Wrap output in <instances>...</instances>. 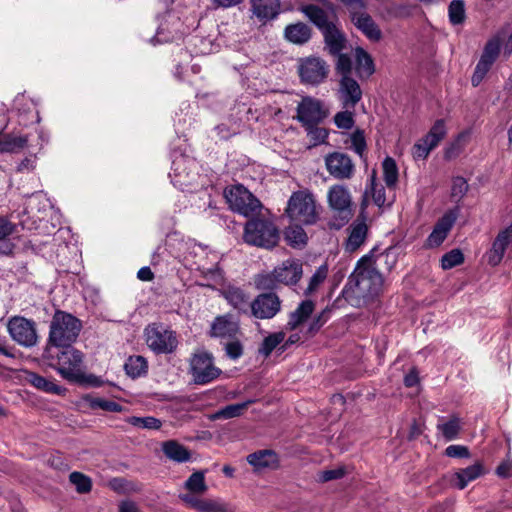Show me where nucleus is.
I'll list each match as a JSON object with an SVG mask.
<instances>
[{"mask_svg": "<svg viewBox=\"0 0 512 512\" xmlns=\"http://www.w3.org/2000/svg\"><path fill=\"white\" fill-rule=\"evenodd\" d=\"M495 239L500 240V243L507 248L512 243V223L501 230Z\"/></svg>", "mask_w": 512, "mask_h": 512, "instance_id": "0e129e2a", "label": "nucleus"}, {"mask_svg": "<svg viewBox=\"0 0 512 512\" xmlns=\"http://www.w3.org/2000/svg\"><path fill=\"white\" fill-rule=\"evenodd\" d=\"M252 13L260 21L274 19L279 14V0H251Z\"/></svg>", "mask_w": 512, "mask_h": 512, "instance_id": "a878e982", "label": "nucleus"}, {"mask_svg": "<svg viewBox=\"0 0 512 512\" xmlns=\"http://www.w3.org/2000/svg\"><path fill=\"white\" fill-rule=\"evenodd\" d=\"M390 192L391 190H389V194L386 193L384 186L377 181L376 173L373 171L370 177V184L367 185L363 194L360 206V217L367 218L366 208L369 205L370 199L380 210L390 207L395 198L394 194L390 195Z\"/></svg>", "mask_w": 512, "mask_h": 512, "instance_id": "f8f14e48", "label": "nucleus"}, {"mask_svg": "<svg viewBox=\"0 0 512 512\" xmlns=\"http://www.w3.org/2000/svg\"><path fill=\"white\" fill-rule=\"evenodd\" d=\"M182 24L178 17L173 14H167L164 22L159 25L153 40L157 43H165L178 40L184 32L181 30Z\"/></svg>", "mask_w": 512, "mask_h": 512, "instance_id": "6ab92c4d", "label": "nucleus"}, {"mask_svg": "<svg viewBox=\"0 0 512 512\" xmlns=\"http://www.w3.org/2000/svg\"><path fill=\"white\" fill-rule=\"evenodd\" d=\"M356 71L360 78L370 77L374 71V63L371 56L362 48L355 49Z\"/></svg>", "mask_w": 512, "mask_h": 512, "instance_id": "72a5a7b5", "label": "nucleus"}, {"mask_svg": "<svg viewBox=\"0 0 512 512\" xmlns=\"http://www.w3.org/2000/svg\"><path fill=\"white\" fill-rule=\"evenodd\" d=\"M446 134V124L444 120H438L431 127L430 131L419 139L412 148V155L417 159H425L429 153L437 147L439 142Z\"/></svg>", "mask_w": 512, "mask_h": 512, "instance_id": "dca6fc26", "label": "nucleus"}, {"mask_svg": "<svg viewBox=\"0 0 512 512\" xmlns=\"http://www.w3.org/2000/svg\"><path fill=\"white\" fill-rule=\"evenodd\" d=\"M279 238V230L269 218L253 217L245 224L243 239L249 245L270 249Z\"/></svg>", "mask_w": 512, "mask_h": 512, "instance_id": "39448f33", "label": "nucleus"}, {"mask_svg": "<svg viewBox=\"0 0 512 512\" xmlns=\"http://www.w3.org/2000/svg\"><path fill=\"white\" fill-rule=\"evenodd\" d=\"M346 5L352 23L369 40L379 41L382 33L372 17L366 12L365 3L362 0H342Z\"/></svg>", "mask_w": 512, "mask_h": 512, "instance_id": "6e6552de", "label": "nucleus"}, {"mask_svg": "<svg viewBox=\"0 0 512 512\" xmlns=\"http://www.w3.org/2000/svg\"><path fill=\"white\" fill-rule=\"evenodd\" d=\"M364 217L358 216L348 228V237L344 243L346 252L353 253L357 251L366 241L368 226Z\"/></svg>", "mask_w": 512, "mask_h": 512, "instance_id": "aec40b11", "label": "nucleus"}, {"mask_svg": "<svg viewBox=\"0 0 512 512\" xmlns=\"http://www.w3.org/2000/svg\"><path fill=\"white\" fill-rule=\"evenodd\" d=\"M329 115V109L319 99L306 96L297 106V120L303 126L318 125Z\"/></svg>", "mask_w": 512, "mask_h": 512, "instance_id": "4468645a", "label": "nucleus"}, {"mask_svg": "<svg viewBox=\"0 0 512 512\" xmlns=\"http://www.w3.org/2000/svg\"><path fill=\"white\" fill-rule=\"evenodd\" d=\"M190 373L196 384L205 385L218 378L221 370L214 365L213 355L201 350L190 360Z\"/></svg>", "mask_w": 512, "mask_h": 512, "instance_id": "1a4fd4ad", "label": "nucleus"}, {"mask_svg": "<svg viewBox=\"0 0 512 512\" xmlns=\"http://www.w3.org/2000/svg\"><path fill=\"white\" fill-rule=\"evenodd\" d=\"M445 454L452 458H466L469 457V450L463 445H450L446 448Z\"/></svg>", "mask_w": 512, "mask_h": 512, "instance_id": "e2e57ef3", "label": "nucleus"}, {"mask_svg": "<svg viewBox=\"0 0 512 512\" xmlns=\"http://www.w3.org/2000/svg\"><path fill=\"white\" fill-rule=\"evenodd\" d=\"M464 256L459 249H453L448 253L444 254L441 258V267L444 270L451 269L455 266L462 264Z\"/></svg>", "mask_w": 512, "mask_h": 512, "instance_id": "3c124183", "label": "nucleus"}, {"mask_svg": "<svg viewBox=\"0 0 512 512\" xmlns=\"http://www.w3.org/2000/svg\"><path fill=\"white\" fill-rule=\"evenodd\" d=\"M329 310H323L318 316H316L309 325L308 335L313 336L315 333L319 331V329L326 323L328 320Z\"/></svg>", "mask_w": 512, "mask_h": 512, "instance_id": "052dcab7", "label": "nucleus"}, {"mask_svg": "<svg viewBox=\"0 0 512 512\" xmlns=\"http://www.w3.org/2000/svg\"><path fill=\"white\" fill-rule=\"evenodd\" d=\"M329 65L320 57L308 56L298 61V74L302 83L316 86L326 80Z\"/></svg>", "mask_w": 512, "mask_h": 512, "instance_id": "9d476101", "label": "nucleus"}, {"mask_svg": "<svg viewBox=\"0 0 512 512\" xmlns=\"http://www.w3.org/2000/svg\"><path fill=\"white\" fill-rule=\"evenodd\" d=\"M83 400L93 410L101 409L109 412H121L123 410V407L119 403L104 398L86 395L83 397Z\"/></svg>", "mask_w": 512, "mask_h": 512, "instance_id": "e433bc0d", "label": "nucleus"}, {"mask_svg": "<svg viewBox=\"0 0 512 512\" xmlns=\"http://www.w3.org/2000/svg\"><path fill=\"white\" fill-rule=\"evenodd\" d=\"M309 142L313 146L324 143L328 137V131L325 128L318 127L317 125L305 126Z\"/></svg>", "mask_w": 512, "mask_h": 512, "instance_id": "8fccbe9b", "label": "nucleus"}, {"mask_svg": "<svg viewBox=\"0 0 512 512\" xmlns=\"http://www.w3.org/2000/svg\"><path fill=\"white\" fill-rule=\"evenodd\" d=\"M495 239L500 240V243L507 248L512 243V223L501 230Z\"/></svg>", "mask_w": 512, "mask_h": 512, "instance_id": "774afa93", "label": "nucleus"}, {"mask_svg": "<svg viewBox=\"0 0 512 512\" xmlns=\"http://www.w3.org/2000/svg\"><path fill=\"white\" fill-rule=\"evenodd\" d=\"M349 147L356 153L358 157H365L367 144L364 132L362 130H356L350 135Z\"/></svg>", "mask_w": 512, "mask_h": 512, "instance_id": "79ce46f5", "label": "nucleus"}, {"mask_svg": "<svg viewBox=\"0 0 512 512\" xmlns=\"http://www.w3.org/2000/svg\"><path fill=\"white\" fill-rule=\"evenodd\" d=\"M437 429L447 441H451L457 438L461 429L460 419L453 416L446 422L438 423Z\"/></svg>", "mask_w": 512, "mask_h": 512, "instance_id": "a19ab883", "label": "nucleus"}, {"mask_svg": "<svg viewBox=\"0 0 512 512\" xmlns=\"http://www.w3.org/2000/svg\"><path fill=\"white\" fill-rule=\"evenodd\" d=\"M337 62H336V71L341 74V77L350 76L352 72V62L351 59L346 54H336Z\"/></svg>", "mask_w": 512, "mask_h": 512, "instance_id": "13d9d810", "label": "nucleus"}, {"mask_svg": "<svg viewBox=\"0 0 512 512\" xmlns=\"http://www.w3.org/2000/svg\"><path fill=\"white\" fill-rule=\"evenodd\" d=\"M311 36V28L303 22L289 24L284 30L285 39L296 45L307 43L311 39Z\"/></svg>", "mask_w": 512, "mask_h": 512, "instance_id": "cd10ccee", "label": "nucleus"}, {"mask_svg": "<svg viewBox=\"0 0 512 512\" xmlns=\"http://www.w3.org/2000/svg\"><path fill=\"white\" fill-rule=\"evenodd\" d=\"M383 278L374 266L372 256L365 255L357 262L343 289L345 299L361 306L375 299L382 291Z\"/></svg>", "mask_w": 512, "mask_h": 512, "instance_id": "f257e3e1", "label": "nucleus"}, {"mask_svg": "<svg viewBox=\"0 0 512 512\" xmlns=\"http://www.w3.org/2000/svg\"><path fill=\"white\" fill-rule=\"evenodd\" d=\"M334 123L339 129L349 130L354 125V114L351 111H341L334 116Z\"/></svg>", "mask_w": 512, "mask_h": 512, "instance_id": "6e6d98bb", "label": "nucleus"}, {"mask_svg": "<svg viewBox=\"0 0 512 512\" xmlns=\"http://www.w3.org/2000/svg\"><path fill=\"white\" fill-rule=\"evenodd\" d=\"M255 284L258 289L273 290L280 283L278 281L275 269L271 273L259 274L255 278Z\"/></svg>", "mask_w": 512, "mask_h": 512, "instance_id": "de8ad7c7", "label": "nucleus"}, {"mask_svg": "<svg viewBox=\"0 0 512 512\" xmlns=\"http://www.w3.org/2000/svg\"><path fill=\"white\" fill-rule=\"evenodd\" d=\"M449 20L453 25H459L465 20V5L462 0H453L448 7Z\"/></svg>", "mask_w": 512, "mask_h": 512, "instance_id": "a18cd8bd", "label": "nucleus"}, {"mask_svg": "<svg viewBox=\"0 0 512 512\" xmlns=\"http://www.w3.org/2000/svg\"><path fill=\"white\" fill-rule=\"evenodd\" d=\"M321 206L309 189L293 192L285 208V216L293 224L313 225L319 219Z\"/></svg>", "mask_w": 512, "mask_h": 512, "instance_id": "f03ea898", "label": "nucleus"}, {"mask_svg": "<svg viewBox=\"0 0 512 512\" xmlns=\"http://www.w3.org/2000/svg\"><path fill=\"white\" fill-rule=\"evenodd\" d=\"M229 208L245 217H252L262 209L261 202L243 185H231L224 190Z\"/></svg>", "mask_w": 512, "mask_h": 512, "instance_id": "0eeeda50", "label": "nucleus"}, {"mask_svg": "<svg viewBox=\"0 0 512 512\" xmlns=\"http://www.w3.org/2000/svg\"><path fill=\"white\" fill-rule=\"evenodd\" d=\"M485 469L481 462H475L473 465L454 472L451 482L459 490H463L467 485L484 475Z\"/></svg>", "mask_w": 512, "mask_h": 512, "instance_id": "b1692460", "label": "nucleus"}, {"mask_svg": "<svg viewBox=\"0 0 512 512\" xmlns=\"http://www.w3.org/2000/svg\"><path fill=\"white\" fill-rule=\"evenodd\" d=\"M11 338L19 345L32 347L37 343V334L33 321L24 317L14 316L7 324Z\"/></svg>", "mask_w": 512, "mask_h": 512, "instance_id": "2eb2a0df", "label": "nucleus"}, {"mask_svg": "<svg viewBox=\"0 0 512 512\" xmlns=\"http://www.w3.org/2000/svg\"><path fill=\"white\" fill-rule=\"evenodd\" d=\"M70 481L76 486L78 492L85 493L91 489L90 479L79 472L71 473Z\"/></svg>", "mask_w": 512, "mask_h": 512, "instance_id": "4d7b16f0", "label": "nucleus"}, {"mask_svg": "<svg viewBox=\"0 0 512 512\" xmlns=\"http://www.w3.org/2000/svg\"><path fill=\"white\" fill-rule=\"evenodd\" d=\"M495 239L500 240V243L507 248L512 243V223L501 230Z\"/></svg>", "mask_w": 512, "mask_h": 512, "instance_id": "69168bd1", "label": "nucleus"}, {"mask_svg": "<svg viewBox=\"0 0 512 512\" xmlns=\"http://www.w3.org/2000/svg\"><path fill=\"white\" fill-rule=\"evenodd\" d=\"M185 488L193 493H204L207 490L205 475L202 471L194 472L185 482Z\"/></svg>", "mask_w": 512, "mask_h": 512, "instance_id": "37998d69", "label": "nucleus"}, {"mask_svg": "<svg viewBox=\"0 0 512 512\" xmlns=\"http://www.w3.org/2000/svg\"><path fill=\"white\" fill-rule=\"evenodd\" d=\"M45 357L50 360L49 365L59 375L69 382H82L85 379L83 354L73 347H63L62 351L52 353L50 348L46 349Z\"/></svg>", "mask_w": 512, "mask_h": 512, "instance_id": "7ed1b4c3", "label": "nucleus"}, {"mask_svg": "<svg viewBox=\"0 0 512 512\" xmlns=\"http://www.w3.org/2000/svg\"><path fill=\"white\" fill-rule=\"evenodd\" d=\"M26 380L35 388L55 395H61L65 389L54 381L44 378L35 372H27Z\"/></svg>", "mask_w": 512, "mask_h": 512, "instance_id": "473e14b6", "label": "nucleus"}, {"mask_svg": "<svg viewBox=\"0 0 512 512\" xmlns=\"http://www.w3.org/2000/svg\"><path fill=\"white\" fill-rule=\"evenodd\" d=\"M285 334L283 332H277L267 336L259 348V353L268 357L272 351L283 342Z\"/></svg>", "mask_w": 512, "mask_h": 512, "instance_id": "c03bdc74", "label": "nucleus"}, {"mask_svg": "<svg viewBox=\"0 0 512 512\" xmlns=\"http://www.w3.org/2000/svg\"><path fill=\"white\" fill-rule=\"evenodd\" d=\"M495 239L500 240V243L507 248L512 243V223L501 230Z\"/></svg>", "mask_w": 512, "mask_h": 512, "instance_id": "338daca9", "label": "nucleus"}, {"mask_svg": "<svg viewBox=\"0 0 512 512\" xmlns=\"http://www.w3.org/2000/svg\"><path fill=\"white\" fill-rule=\"evenodd\" d=\"M459 216V209L454 208L447 211L433 227L432 232L427 237L424 246L429 249L439 247L447 238Z\"/></svg>", "mask_w": 512, "mask_h": 512, "instance_id": "f3484780", "label": "nucleus"}, {"mask_svg": "<svg viewBox=\"0 0 512 512\" xmlns=\"http://www.w3.org/2000/svg\"><path fill=\"white\" fill-rule=\"evenodd\" d=\"M506 247L500 240H494L491 249L487 252V261L491 266H497L503 259Z\"/></svg>", "mask_w": 512, "mask_h": 512, "instance_id": "603ef678", "label": "nucleus"}, {"mask_svg": "<svg viewBox=\"0 0 512 512\" xmlns=\"http://www.w3.org/2000/svg\"><path fill=\"white\" fill-rule=\"evenodd\" d=\"M239 332V325L230 316H218L211 324L210 335L222 339H234Z\"/></svg>", "mask_w": 512, "mask_h": 512, "instance_id": "5701e85b", "label": "nucleus"}, {"mask_svg": "<svg viewBox=\"0 0 512 512\" xmlns=\"http://www.w3.org/2000/svg\"><path fill=\"white\" fill-rule=\"evenodd\" d=\"M302 264L295 259H287L280 266L275 268L280 284H296L302 276Z\"/></svg>", "mask_w": 512, "mask_h": 512, "instance_id": "4be33fe9", "label": "nucleus"}, {"mask_svg": "<svg viewBox=\"0 0 512 512\" xmlns=\"http://www.w3.org/2000/svg\"><path fill=\"white\" fill-rule=\"evenodd\" d=\"M223 295L234 309L243 314H250L251 302H249V297L241 289L228 287L223 291Z\"/></svg>", "mask_w": 512, "mask_h": 512, "instance_id": "c756f323", "label": "nucleus"}, {"mask_svg": "<svg viewBox=\"0 0 512 512\" xmlns=\"http://www.w3.org/2000/svg\"><path fill=\"white\" fill-rule=\"evenodd\" d=\"M247 461L257 470L264 468L275 469L279 465L278 456L272 450H260L252 453L248 455Z\"/></svg>", "mask_w": 512, "mask_h": 512, "instance_id": "7c9ffc66", "label": "nucleus"}, {"mask_svg": "<svg viewBox=\"0 0 512 512\" xmlns=\"http://www.w3.org/2000/svg\"><path fill=\"white\" fill-rule=\"evenodd\" d=\"M329 173L337 179L350 178L354 173L352 162H325Z\"/></svg>", "mask_w": 512, "mask_h": 512, "instance_id": "ea45409f", "label": "nucleus"}, {"mask_svg": "<svg viewBox=\"0 0 512 512\" xmlns=\"http://www.w3.org/2000/svg\"><path fill=\"white\" fill-rule=\"evenodd\" d=\"M315 305L311 300L302 301L295 311H293L287 322V328L290 330L296 329L299 325L304 323L314 311Z\"/></svg>", "mask_w": 512, "mask_h": 512, "instance_id": "2f4dec72", "label": "nucleus"}, {"mask_svg": "<svg viewBox=\"0 0 512 512\" xmlns=\"http://www.w3.org/2000/svg\"><path fill=\"white\" fill-rule=\"evenodd\" d=\"M148 347L155 353H171L177 346V338L173 331L161 324H151L145 329Z\"/></svg>", "mask_w": 512, "mask_h": 512, "instance_id": "9b49d317", "label": "nucleus"}, {"mask_svg": "<svg viewBox=\"0 0 512 512\" xmlns=\"http://www.w3.org/2000/svg\"><path fill=\"white\" fill-rule=\"evenodd\" d=\"M124 368L130 377L137 378L146 373L147 361L139 355L130 356L125 362Z\"/></svg>", "mask_w": 512, "mask_h": 512, "instance_id": "4c0bfd02", "label": "nucleus"}, {"mask_svg": "<svg viewBox=\"0 0 512 512\" xmlns=\"http://www.w3.org/2000/svg\"><path fill=\"white\" fill-rule=\"evenodd\" d=\"M384 180L389 190H391L398 180V168L396 162H382Z\"/></svg>", "mask_w": 512, "mask_h": 512, "instance_id": "864d4df0", "label": "nucleus"}, {"mask_svg": "<svg viewBox=\"0 0 512 512\" xmlns=\"http://www.w3.org/2000/svg\"><path fill=\"white\" fill-rule=\"evenodd\" d=\"M250 402H244V403H237V404H231L227 405L226 407L219 410L216 414V418H223V419H231L234 417H238L242 414V412L247 408L248 404Z\"/></svg>", "mask_w": 512, "mask_h": 512, "instance_id": "09e8293b", "label": "nucleus"}, {"mask_svg": "<svg viewBox=\"0 0 512 512\" xmlns=\"http://www.w3.org/2000/svg\"><path fill=\"white\" fill-rule=\"evenodd\" d=\"M320 31L324 36L329 52L333 55L339 54L344 47L345 38L336 24L333 22Z\"/></svg>", "mask_w": 512, "mask_h": 512, "instance_id": "c85d7f7f", "label": "nucleus"}, {"mask_svg": "<svg viewBox=\"0 0 512 512\" xmlns=\"http://www.w3.org/2000/svg\"><path fill=\"white\" fill-rule=\"evenodd\" d=\"M226 355L231 359H238L243 354V346L237 339H231V341L225 344Z\"/></svg>", "mask_w": 512, "mask_h": 512, "instance_id": "bf43d9fd", "label": "nucleus"}, {"mask_svg": "<svg viewBox=\"0 0 512 512\" xmlns=\"http://www.w3.org/2000/svg\"><path fill=\"white\" fill-rule=\"evenodd\" d=\"M286 228L285 239L291 246H301L307 241V234L302 228L303 224H293Z\"/></svg>", "mask_w": 512, "mask_h": 512, "instance_id": "58836bf2", "label": "nucleus"}, {"mask_svg": "<svg viewBox=\"0 0 512 512\" xmlns=\"http://www.w3.org/2000/svg\"><path fill=\"white\" fill-rule=\"evenodd\" d=\"M328 274V267L326 265H321L315 273L310 278L309 284L304 291L306 296L314 293L318 287L325 281Z\"/></svg>", "mask_w": 512, "mask_h": 512, "instance_id": "49530a36", "label": "nucleus"}, {"mask_svg": "<svg viewBox=\"0 0 512 512\" xmlns=\"http://www.w3.org/2000/svg\"><path fill=\"white\" fill-rule=\"evenodd\" d=\"M164 454L171 460L182 463L190 459V452L176 441H166L162 445Z\"/></svg>", "mask_w": 512, "mask_h": 512, "instance_id": "f704fd0d", "label": "nucleus"}, {"mask_svg": "<svg viewBox=\"0 0 512 512\" xmlns=\"http://www.w3.org/2000/svg\"><path fill=\"white\" fill-rule=\"evenodd\" d=\"M340 100L344 108H354L362 98V90L360 85L351 76L341 77Z\"/></svg>", "mask_w": 512, "mask_h": 512, "instance_id": "412c9836", "label": "nucleus"}, {"mask_svg": "<svg viewBox=\"0 0 512 512\" xmlns=\"http://www.w3.org/2000/svg\"><path fill=\"white\" fill-rule=\"evenodd\" d=\"M468 189L467 182L462 177H457L453 181L451 195L454 198L461 199Z\"/></svg>", "mask_w": 512, "mask_h": 512, "instance_id": "680f3d73", "label": "nucleus"}, {"mask_svg": "<svg viewBox=\"0 0 512 512\" xmlns=\"http://www.w3.org/2000/svg\"><path fill=\"white\" fill-rule=\"evenodd\" d=\"M299 11L304 14L319 30L333 23L329 18L330 10H327L324 6L318 7L314 4H304L299 7Z\"/></svg>", "mask_w": 512, "mask_h": 512, "instance_id": "393cba45", "label": "nucleus"}, {"mask_svg": "<svg viewBox=\"0 0 512 512\" xmlns=\"http://www.w3.org/2000/svg\"><path fill=\"white\" fill-rule=\"evenodd\" d=\"M82 325L72 314L57 311L51 321L49 343L54 347H71L79 336Z\"/></svg>", "mask_w": 512, "mask_h": 512, "instance_id": "20e7f679", "label": "nucleus"}, {"mask_svg": "<svg viewBox=\"0 0 512 512\" xmlns=\"http://www.w3.org/2000/svg\"><path fill=\"white\" fill-rule=\"evenodd\" d=\"M26 144V137L14 135H1L0 154L19 152L26 146Z\"/></svg>", "mask_w": 512, "mask_h": 512, "instance_id": "c9c22d12", "label": "nucleus"}, {"mask_svg": "<svg viewBox=\"0 0 512 512\" xmlns=\"http://www.w3.org/2000/svg\"><path fill=\"white\" fill-rule=\"evenodd\" d=\"M189 162H172V172L169 173L172 183L184 189L192 184L195 175L191 172Z\"/></svg>", "mask_w": 512, "mask_h": 512, "instance_id": "bb28decb", "label": "nucleus"}, {"mask_svg": "<svg viewBox=\"0 0 512 512\" xmlns=\"http://www.w3.org/2000/svg\"><path fill=\"white\" fill-rule=\"evenodd\" d=\"M281 309V301L274 293H263L251 302L250 315L257 319H271Z\"/></svg>", "mask_w": 512, "mask_h": 512, "instance_id": "a211bd4d", "label": "nucleus"}, {"mask_svg": "<svg viewBox=\"0 0 512 512\" xmlns=\"http://www.w3.org/2000/svg\"><path fill=\"white\" fill-rule=\"evenodd\" d=\"M501 41L500 33L487 41L471 78V83L474 87H477L483 81L496 61L500 52Z\"/></svg>", "mask_w": 512, "mask_h": 512, "instance_id": "ddd939ff", "label": "nucleus"}, {"mask_svg": "<svg viewBox=\"0 0 512 512\" xmlns=\"http://www.w3.org/2000/svg\"><path fill=\"white\" fill-rule=\"evenodd\" d=\"M195 505L198 512H229L224 503L215 500L202 499V502H195Z\"/></svg>", "mask_w": 512, "mask_h": 512, "instance_id": "5fc2aeb1", "label": "nucleus"}, {"mask_svg": "<svg viewBox=\"0 0 512 512\" xmlns=\"http://www.w3.org/2000/svg\"><path fill=\"white\" fill-rule=\"evenodd\" d=\"M327 201L329 208L334 213L329 225L331 228L341 229L353 217L350 192L342 185H334L327 193Z\"/></svg>", "mask_w": 512, "mask_h": 512, "instance_id": "423d86ee", "label": "nucleus"}]
</instances>
